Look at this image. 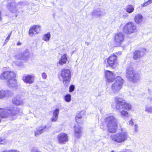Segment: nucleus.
<instances>
[{
    "label": "nucleus",
    "instance_id": "1",
    "mask_svg": "<svg viewBox=\"0 0 152 152\" xmlns=\"http://www.w3.org/2000/svg\"><path fill=\"white\" fill-rule=\"evenodd\" d=\"M85 115V112L81 111L77 113L75 116V120L77 124V126L75 125L74 134L75 137L77 139L80 138L83 134V129L80 125L83 124L84 121L83 117Z\"/></svg>",
    "mask_w": 152,
    "mask_h": 152
},
{
    "label": "nucleus",
    "instance_id": "2",
    "mask_svg": "<svg viewBox=\"0 0 152 152\" xmlns=\"http://www.w3.org/2000/svg\"><path fill=\"white\" fill-rule=\"evenodd\" d=\"M16 75V73L14 71L10 70L4 71L0 75V79L6 80L9 85L14 87L17 85V80L15 78Z\"/></svg>",
    "mask_w": 152,
    "mask_h": 152
},
{
    "label": "nucleus",
    "instance_id": "3",
    "mask_svg": "<svg viewBox=\"0 0 152 152\" xmlns=\"http://www.w3.org/2000/svg\"><path fill=\"white\" fill-rule=\"evenodd\" d=\"M20 112L18 108H13L11 109L0 108V123L1 118L6 119L10 118L12 120L17 117Z\"/></svg>",
    "mask_w": 152,
    "mask_h": 152
},
{
    "label": "nucleus",
    "instance_id": "4",
    "mask_svg": "<svg viewBox=\"0 0 152 152\" xmlns=\"http://www.w3.org/2000/svg\"><path fill=\"white\" fill-rule=\"evenodd\" d=\"M104 122L107 128V131L110 133H116L118 129V121L113 115L109 116L104 119Z\"/></svg>",
    "mask_w": 152,
    "mask_h": 152
},
{
    "label": "nucleus",
    "instance_id": "5",
    "mask_svg": "<svg viewBox=\"0 0 152 152\" xmlns=\"http://www.w3.org/2000/svg\"><path fill=\"white\" fill-rule=\"evenodd\" d=\"M58 78H62V82L64 86H67L71 79L70 70L69 69L63 68L61 71L60 73L58 75Z\"/></svg>",
    "mask_w": 152,
    "mask_h": 152
},
{
    "label": "nucleus",
    "instance_id": "6",
    "mask_svg": "<svg viewBox=\"0 0 152 152\" xmlns=\"http://www.w3.org/2000/svg\"><path fill=\"white\" fill-rule=\"evenodd\" d=\"M126 76L130 82L135 83L138 82L140 79V75L132 67H129L126 69Z\"/></svg>",
    "mask_w": 152,
    "mask_h": 152
},
{
    "label": "nucleus",
    "instance_id": "7",
    "mask_svg": "<svg viewBox=\"0 0 152 152\" xmlns=\"http://www.w3.org/2000/svg\"><path fill=\"white\" fill-rule=\"evenodd\" d=\"M124 83V80L120 76H117L115 78V82L111 85L112 91L114 93H118L122 88Z\"/></svg>",
    "mask_w": 152,
    "mask_h": 152
},
{
    "label": "nucleus",
    "instance_id": "8",
    "mask_svg": "<svg viewBox=\"0 0 152 152\" xmlns=\"http://www.w3.org/2000/svg\"><path fill=\"white\" fill-rule=\"evenodd\" d=\"M128 136L126 132H118L115 134H112L110 138L112 141L117 143H121L127 139Z\"/></svg>",
    "mask_w": 152,
    "mask_h": 152
},
{
    "label": "nucleus",
    "instance_id": "9",
    "mask_svg": "<svg viewBox=\"0 0 152 152\" xmlns=\"http://www.w3.org/2000/svg\"><path fill=\"white\" fill-rule=\"evenodd\" d=\"M106 64V67H110L112 68L115 69L118 65V57L115 53L110 55L108 58H106L104 61Z\"/></svg>",
    "mask_w": 152,
    "mask_h": 152
},
{
    "label": "nucleus",
    "instance_id": "10",
    "mask_svg": "<svg viewBox=\"0 0 152 152\" xmlns=\"http://www.w3.org/2000/svg\"><path fill=\"white\" fill-rule=\"evenodd\" d=\"M136 29V26L133 23L129 22L127 23L124 26L123 31L126 34H129L135 32Z\"/></svg>",
    "mask_w": 152,
    "mask_h": 152
},
{
    "label": "nucleus",
    "instance_id": "11",
    "mask_svg": "<svg viewBox=\"0 0 152 152\" xmlns=\"http://www.w3.org/2000/svg\"><path fill=\"white\" fill-rule=\"evenodd\" d=\"M125 36L124 34L119 32L116 33L115 36L114 41L118 46H120L123 42Z\"/></svg>",
    "mask_w": 152,
    "mask_h": 152
},
{
    "label": "nucleus",
    "instance_id": "12",
    "mask_svg": "<svg viewBox=\"0 0 152 152\" xmlns=\"http://www.w3.org/2000/svg\"><path fill=\"white\" fill-rule=\"evenodd\" d=\"M57 138L58 143L61 144H65L68 140L67 134L64 133H61L58 134Z\"/></svg>",
    "mask_w": 152,
    "mask_h": 152
},
{
    "label": "nucleus",
    "instance_id": "13",
    "mask_svg": "<svg viewBox=\"0 0 152 152\" xmlns=\"http://www.w3.org/2000/svg\"><path fill=\"white\" fill-rule=\"evenodd\" d=\"M104 73L105 77L107 82L110 83L114 80L113 74L112 72L107 70L105 71Z\"/></svg>",
    "mask_w": 152,
    "mask_h": 152
},
{
    "label": "nucleus",
    "instance_id": "14",
    "mask_svg": "<svg viewBox=\"0 0 152 152\" xmlns=\"http://www.w3.org/2000/svg\"><path fill=\"white\" fill-rule=\"evenodd\" d=\"M41 27L39 25H34L31 26L28 31V34L32 36L34 33L38 34L40 31Z\"/></svg>",
    "mask_w": 152,
    "mask_h": 152
},
{
    "label": "nucleus",
    "instance_id": "15",
    "mask_svg": "<svg viewBox=\"0 0 152 152\" xmlns=\"http://www.w3.org/2000/svg\"><path fill=\"white\" fill-rule=\"evenodd\" d=\"M34 76L30 75L23 76L22 80L26 84H32L34 81Z\"/></svg>",
    "mask_w": 152,
    "mask_h": 152
},
{
    "label": "nucleus",
    "instance_id": "16",
    "mask_svg": "<svg viewBox=\"0 0 152 152\" xmlns=\"http://www.w3.org/2000/svg\"><path fill=\"white\" fill-rule=\"evenodd\" d=\"M146 51L145 48L142 49L141 50H136L133 53V58L134 60H137L141 57V53L142 52L144 54Z\"/></svg>",
    "mask_w": 152,
    "mask_h": 152
},
{
    "label": "nucleus",
    "instance_id": "17",
    "mask_svg": "<svg viewBox=\"0 0 152 152\" xmlns=\"http://www.w3.org/2000/svg\"><path fill=\"white\" fill-rule=\"evenodd\" d=\"M59 112V109L57 108L56 109L54 110L53 115L51 118V121L56 122L57 121Z\"/></svg>",
    "mask_w": 152,
    "mask_h": 152
},
{
    "label": "nucleus",
    "instance_id": "18",
    "mask_svg": "<svg viewBox=\"0 0 152 152\" xmlns=\"http://www.w3.org/2000/svg\"><path fill=\"white\" fill-rule=\"evenodd\" d=\"M114 101L117 104H128L122 98L118 96L114 98Z\"/></svg>",
    "mask_w": 152,
    "mask_h": 152
},
{
    "label": "nucleus",
    "instance_id": "19",
    "mask_svg": "<svg viewBox=\"0 0 152 152\" xmlns=\"http://www.w3.org/2000/svg\"><path fill=\"white\" fill-rule=\"evenodd\" d=\"M67 60V58L66 57V54H64L61 57L58 63L61 65H63L64 64L66 63Z\"/></svg>",
    "mask_w": 152,
    "mask_h": 152
},
{
    "label": "nucleus",
    "instance_id": "20",
    "mask_svg": "<svg viewBox=\"0 0 152 152\" xmlns=\"http://www.w3.org/2000/svg\"><path fill=\"white\" fill-rule=\"evenodd\" d=\"M10 91L9 90H0V99L3 98L7 96L10 95Z\"/></svg>",
    "mask_w": 152,
    "mask_h": 152
},
{
    "label": "nucleus",
    "instance_id": "21",
    "mask_svg": "<svg viewBox=\"0 0 152 152\" xmlns=\"http://www.w3.org/2000/svg\"><path fill=\"white\" fill-rule=\"evenodd\" d=\"M134 19L135 22L139 24L142 21L143 17L140 14H138L135 16Z\"/></svg>",
    "mask_w": 152,
    "mask_h": 152
},
{
    "label": "nucleus",
    "instance_id": "22",
    "mask_svg": "<svg viewBox=\"0 0 152 152\" xmlns=\"http://www.w3.org/2000/svg\"><path fill=\"white\" fill-rule=\"evenodd\" d=\"M125 10L128 13H131L134 11V8L132 5L129 4L126 6L125 9Z\"/></svg>",
    "mask_w": 152,
    "mask_h": 152
},
{
    "label": "nucleus",
    "instance_id": "23",
    "mask_svg": "<svg viewBox=\"0 0 152 152\" xmlns=\"http://www.w3.org/2000/svg\"><path fill=\"white\" fill-rule=\"evenodd\" d=\"M50 32H48L44 34L43 36V40L45 41H48L50 37Z\"/></svg>",
    "mask_w": 152,
    "mask_h": 152
},
{
    "label": "nucleus",
    "instance_id": "24",
    "mask_svg": "<svg viewBox=\"0 0 152 152\" xmlns=\"http://www.w3.org/2000/svg\"><path fill=\"white\" fill-rule=\"evenodd\" d=\"M46 128V127L45 126V127H43V128H41L40 129L37 130L34 133L35 136H37L41 134L43 132V129Z\"/></svg>",
    "mask_w": 152,
    "mask_h": 152
},
{
    "label": "nucleus",
    "instance_id": "25",
    "mask_svg": "<svg viewBox=\"0 0 152 152\" xmlns=\"http://www.w3.org/2000/svg\"><path fill=\"white\" fill-rule=\"evenodd\" d=\"M28 50H27L25 51V52L23 53H21L20 54V56L19 57L18 59L19 60H23V59L25 57H26V56H25V54L26 53H28Z\"/></svg>",
    "mask_w": 152,
    "mask_h": 152
},
{
    "label": "nucleus",
    "instance_id": "26",
    "mask_svg": "<svg viewBox=\"0 0 152 152\" xmlns=\"http://www.w3.org/2000/svg\"><path fill=\"white\" fill-rule=\"evenodd\" d=\"M12 102L14 104H21V101L17 99H14L12 100Z\"/></svg>",
    "mask_w": 152,
    "mask_h": 152
},
{
    "label": "nucleus",
    "instance_id": "27",
    "mask_svg": "<svg viewBox=\"0 0 152 152\" xmlns=\"http://www.w3.org/2000/svg\"><path fill=\"white\" fill-rule=\"evenodd\" d=\"M152 3V0H148L142 4L141 5V6L142 7H145L148 5Z\"/></svg>",
    "mask_w": 152,
    "mask_h": 152
},
{
    "label": "nucleus",
    "instance_id": "28",
    "mask_svg": "<svg viewBox=\"0 0 152 152\" xmlns=\"http://www.w3.org/2000/svg\"><path fill=\"white\" fill-rule=\"evenodd\" d=\"M71 95L70 94H67L65 96L64 99L65 100L68 102H69L71 101Z\"/></svg>",
    "mask_w": 152,
    "mask_h": 152
},
{
    "label": "nucleus",
    "instance_id": "29",
    "mask_svg": "<svg viewBox=\"0 0 152 152\" xmlns=\"http://www.w3.org/2000/svg\"><path fill=\"white\" fill-rule=\"evenodd\" d=\"M7 9L9 10H10L12 8H15V7H13L12 5V3H9L7 5Z\"/></svg>",
    "mask_w": 152,
    "mask_h": 152
},
{
    "label": "nucleus",
    "instance_id": "30",
    "mask_svg": "<svg viewBox=\"0 0 152 152\" xmlns=\"http://www.w3.org/2000/svg\"><path fill=\"white\" fill-rule=\"evenodd\" d=\"M121 115L124 117H128V112L126 111L123 110L121 113Z\"/></svg>",
    "mask_w": 152,
    "mask_h": 152
},
{
    "label": "nucleus",
    "instance_id": "31",
    "mask_svg": "<svg viewBox=\"0 0 152 152\" xmlns=\"http://www.w3.org/2000/svg\"><path fill=\"white\" fill-rule=\"evenodd\" d=\"M75 86L73 85H71L69 87V91L70 92H72L75 89Z\"/></svg>",
    "mask_w": 152,
    "mask_h": 152
},
{
    "label": "nucleus",
    "instance_id": "32",
    "mask_svg": "<svg viewBox=\"0 0 152 152\" xmlns=\"http://www.w3.org/2000/svg\"><path fill=\"white\" fill-rule=\"evenodd\" d=\"M6 142L5 139L4 138L0 137V145L4 144Z\"/></svg>",
    "mask_w": 152,
    "mask_h": 152
},
{
    "label": "nucleus",
    "instance_id": "33",
    "mask_svg": "<svg viewBox=\"0 0 152 152\" xmlns=\"http://www.w3.org/2000/svg\"><path fill=\"white\" fill-rule=\"evenodd\" d=\"M2 152H20L19 151L15 149H11L7 151H4Z\"/></svg>",
    "mask_w": 152,
    "mask_h": 152
},
{
    "label": "nucleus",
    "instance_id": "34",
    "mask_svg": "<svg viewBox=\"0 0 152 152\" xmlns=\"http://www.w3.org/2000/svg\"><path fill=\"white\" fill-rule=\"evenodd\" d=\"M12 32H11L7 36L6 38V39L5 42H6V43H7L8 42L9 40L10 39V37H11V35Z\"/></svg>",
    "mask_w": 152,
    "mask_h": 152
},
{
    "label": "nucleus",
    "instance_id": "35",
    "mask_svg": "<svg viewBox=\"0 0 152 152\" xmlns=\"http://www.w3.org/2000/svg\"><path fill=\"white\" fill-rule=\"evenodd\" d=\"M131 105H126L124 108V109L127 110H129L131 109Z\"/></svg>",
    "mask_w": 152,
    "mask_h": 152
},
{
    "label": "nucleus",
    "instance_id": "36",
    "mask_svg": "<svg viewBox=\"0 0 152 152\" xmlns=\"http://www.w3.org/2000/svg\"><path fill=\"white\" fill-rule=\"evenodd\" d=\"M42 78L43 79H46L47 77V75L45 72H43L42 74Z\"/></svg>",
    "mask_w": 152,
    "mask_h": 152
},
{
    "label": "nucleus",
    "instance_id": "37",
    "mask_svg": "<svg viewBox=\"0 0 152 152\" xmlns=\"http://www.w3.org/2000/svg\"><path fill=\"white\" fill-rule=\"evenodd\" d=\"M129 124L131 126L134 125V122L132 119H131L129 121Z\"/></svg>",
    "mask_w": 152,
    "mask_h": 152
},
{
    "label": "nucleus",
    "instance_id": "38",
    "mask_svg": "<svg viewBox=\"0 0 152 152\" xmlns=\"http://www.w3.org/2000/svg\"><path fill=\"white\" fill-rule=\"evenodd\" d=\"M32 152H40L38 150H34L32 151Z\"/></svg>",
    "mask_w": 152,
    "mask_h": 152
},
{
    "label": "nucleus",
    "instance_id": "39",
    "mask_svg": "<svg viewBox=\"0 0 152 152\" xmlns=\"http://www.w3.org/2000/svg\"><path fill=\"white\" fill-rule=\"evenodd\" d=\"M21 45V43L19 41L17 43V45Z\"/></svg>",
    "mask_w": 152,
    "mask_h": 152
},
{
    "label": "nucleus",
    "instance_id": "40",
    "mask_svg": "<svg viewBox=\"0 0 152 152\" xmlns=\"http://www.w3.org/2000/svg\"><path fill=\"white\" fill-rule=\"evenodd\" d=\"M15 1V0H7V1L8 2H10V1Z\"/></svg>",
    "mask_w": 152,
    "mask_h": 152
},
{
    "label": "nucleus",
    "instance_id": "41",
    "mask_svg": "<svg viewBox=\"0 0 152 152\" xmlns=\"http://www.w3.org/2000/svg\"><path fill=\"white\" fill-rule=\"evenodd\" d=\"M128 150L126 149L125 151H121V152H128L127 151Z\"/></svg>",
    "mask_w": 152,
    "mask_h": 152
},
{
    "label": "nucleus",
    "instance_id": "42",
    "mask_svg": "<svg viewBox=\"0 0 152 152\" xmlns=\"http://www.w3.org/2000/svg\"><path fill=\"white\" fill-rule=\"evenodd\" d=\"M134 126L135 129H136L137 128V126L136 125H135Z\"/></svg>",
    "mask_w": 152,
    "mask_h": 152
},
{
    "label": "nucleus",
    "instance_id": "43",
    "mask_svg": "<svg viewBox=\"0 0 152 152\" xmlns=\"http://www.w3.org/2000/svg\"><path fill=\"white\" fill-rule=\"evenodd\" d=\"M111 152H114L113 151H112Z\"/></svg>",
    "mask_w": 152,
    "mask_h": 152
}]
</instances>
